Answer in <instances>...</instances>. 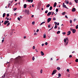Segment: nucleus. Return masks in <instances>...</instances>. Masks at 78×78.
I'll return each instance as SVG.
<instances>
[{
	"instance_id": "f257e3e1",
	"label": "nucleus",
	"mask_w": 78,
	"mask_h": 78,
	"mask_svg": "<svg viewBox=\"0 0 78 78\" xmlns=\"http://www.w3.org/2000/svg\"><path fill=\"white\" fill-rule=\"evenodd\" d=\"M64 42H65L64 44L65 46H66V45H68V43L69 42V39L67 37L64 39Z\"/></svg>"
},
{
	"instance_id": "f03ea898",
	"label": "nucleus",
	"mask_w": 78,
	"mask_h": 78,
	"mask_svg": "<svg viewBox=\"0 0 78 78\" xmlns=\"http://www.w3.org/2000/svg\"><path fill=\"white\" fill-rule=\"evenodd\" d=\"M21 59V57L20 56H19L18 57H17L16 58V60H18L16 62V63H17V64H19L20 63V62H20V61H20V60Z\"/></svg>"
},
{
	"instance_id": "7ed1b4c3",
	"label": "nucleus",
	"mask_w": 78,
	"mask_h": 78,
	"mask_svg": "<svg viewBox=\"0 0 78 78\" xmlns=\"http://www.w3.org/2000/svg\"><path fill=\"white\" fill-rule=\"evenodd\" d=\"M57 72V70H53V71L52 72V73L51 74L52 75H54L55 74V73H56Z\"/></svg>"
},
{
	"instance_id": "20e7f679",
	"label": "nucleus",
	"mask_w": 78,
	"mask_h": 78,
	"mask_svg": "<svg viewBox=\"0 0 78 78\" xmlns=\"http://www.w3.org/2000/svg\"><path fill=\"white\" fill-rule=\"evenodd\" d=\"M24 12L25 13H27V14H30V11H29V10H25L24 11Z\"/></svg>"
},
{
	"instance_id": "39448f33",
	"label": "nucleus",
	"mask_w": 78,
	"mask_h": 78,
	"mask_svg": "<svg viewBox=\"0 0 78 78\" xmlns=\"http://www.w3.org/2000/svg\"><path fill=\"white\" fill-rule=\"evenodd\" d=\"M9 23V21H8V20L5 21L4 22V24L6 25V24H7V23Z\"/></svg>"
},
{
	"instance_id": "423d86ee",
	"label": "nucleus",
	"mask_w": 78,
	"mask_h": 78,
	"mask_svg": "<svg viewBox=\"0 0 78 78\" xmlns=\"http://www.w3.org/2000/svg\"><path fill=\"white\" fill-rule=\"evenodd\" d=\"M51 18H49L48 19V21L47 22L48 23H49L50 21H51Z\"/></svg>"
},
{
	"instance_id": "0eeeda50",
	"label": "nucleus",
	"mask_w": 78,
	"mask_h": 78,
	"mask_svg": "<svg viewBox=\"0 0 78 78\" xmlns=\"http://www.w3.org/2000/svg\"><path fill=\"white\" fill-rule=\"evenodd\" d=\"M52 12H48V13L47 14V16H50V15H51V14Z\"/></svg>"
},
{
	"instance_id": "6e6552de",
	"label": "nucleus",
	"mask_w": 78,
	"mask_h": 78,
	"mask_svg": "<svg viewBox=\"0 0 78 78\" xmlns=\"http://www.w3.org/2000/svg\"><path fill=\"white\" fill-rule=\"evenodd\" d=\"M72 12H75V11H76V9L74 8H73L72 10Z\"/></svg>"
},
{
	"instance_id": "1a4fd4ad",
	"label": "nucleus",
	"mask_w": 78,
	"mask_h": 78,
	"mask_svg": "<svg viewBox=\"0 0 78 78\" xmlns=\"http://www.w3.org/2000/svg\"><path fill=\"white\" fill-rule=\"evenodd\" d=\"M68 34H67V36H69L70 34L71 33V32L70 31H69L68 32H67Z\"/></svg>"
},
{
	"instance_id": "9d476101",
	"label": "nucleus",
	"mask_w": 78,
	"mask_h": 78,
	"mask_svg": "<svg viewBox=\"0 0 78 78\" xmlns=\"http://www.w3.org/2000/svg\"><path fill=\"white\" fill-rule=\"evenodd\" d=\"M26 0L27 2L28 1V2H30V3H32V2H33V0Z\"/></svg>"
},
{
	"instance_id": "9b49d317",
	"label": "nucleus",
	"mask_w": 78,
	"mask_h": 78,
	"mask_svg": "<svg viewBox=\"0 0 78 78\" xmlns=\"http://www.w3.org/2000/svg\"><path fill=\"white\" fill-rule=\"evenodd\" d=\"M69 1H67V0H66L65 1V3H66V4H69Z\"/></svg>"
},
{
	"instance_id": "f8f14e48",
	"label": "nucleus",
	"mask_w": 78,
	"mask_h": 78,
	"mask_svg": "<svg viewBox=\"0 0 78 78\" xmlns=\"http://www.w3.org/2000/svg\"><path fill=\"white\" fill-rule=\"evenodd\" d=\"M63 8H66V9H68V8H67V6H66V5H62Z\"/></svg>"
},
{
	"instance_id": "ddd939ff",
	"label": "nucleus",
	"mask_w": 78,
	"mask_h": 78,
	"mask_svg": "<svg viewBox=\"0 0 78 78\" xmlns=\"http://www.w3.org/2000/svg\"><path fill=\"white\" fill-rule=\"evenodd\" d=\"M73 33H75V32H76V30L75 29H73L72 30Z\"/></svg>"
},
{
	"instance_id": "4468645a",
	"label": "nucleus",
	"mask_w": 78,
	"mask_h": 78,
	"mask_svg": "<svg viewBox=\"0 0 78 78\" xmlns=\"http://www.w3.org/2000/svg\"><path fill=\"white\" fill-rule=\"evenodd\" d=\"M41 55H42V56H44V52H43L42 51H41Z\"/></svg>"
},
{
	"instance_id": "2eb2a0df",
	"label": "nucleus",
	"mask_w": 78,
	"mask_h": 78,
	"mask_svg": "<svg viewBox=\"0 0 78 78\" xmlns=\"http://www.w3.org/2000/svg\"><path fill=\"white\" fill-rule=\"evenodd\" d=\"M56 5H57V3H56V2H55L54 4V7H56Z\"/></svg>"
},
{
	"instance_id": "dca6fc26",
	"label": "nucleus",
	"mask_w": 78,
	"mask_h": 78,
	"mask_svg": "<svg viewBox=\"0 0 78 78\" xmlns=\"http://www.w3.org/2000/svg\"><path fill=\"white\" fill-rule=\"evenodd\" d=\"M24 8H27V4H25L23 5Z\"/></svg>"
},
{
	"instance_id": "f3484780",
	"label": "nucleus",
	"mask_w": 78,
	"mask_h": 78,
	"mask_svg": "<svg viewBox=\"0 0 78 78\" xmlns=\"http://www.w3.org/2000/svg\"><path fill=\"white\" fill-rule=\"evenodd\" d=\"M45 23V22H42V23H41V24H40V26H41L42 25H43V24H44V23Z\"/></svg>"
},
{
	"instance_id": "a211bd4d",
	"label": "nucleus",
	"mask_w": 78,
	"mask_h": 78,
	"mask_svg": "<svg viewBox=\"0 0 78 78\" xmlns=\"http://www.w3.org/2000/svg\"><path fill=\"white\" fill-rule=\"evenodd\" d=\"M57 70H60V69H61V68L59 67H57Z\"/></svg>"
},
{
	"instance_id": "6ab92c4d",
	"label": "nucleus",
	"mask_w": 78,
	"mask_h": 78,
	"mask_svg": "<svg viewBox=\"0 0 78 78\" xmlns=\"http://www.w3.org/2000/svg\"><path fill=\"white\" fill-rule=\"evenodd\" d=\"M50 6V4H48V5H47L46 7L47 8H48Z\"/></svg>"
},
{
	"instance_id": "aec40b11",
	"label": "nucleus",
	"mask_w": 78,
	"mask_h": 78,
	"mask_svg": "<svg viewBox=\"0 0 78 78\" xmlns=\"http://www.w3.org/2000/svg\"><path fill=\"white\" fill-rule=\"evenodd\" d=\"M46 34H44V36H43V38H45V37H46Z\"/></svg>"
},
{
	"instance_id": "412c9836",
	"label": "nucleus",
	"mask_w": 78,
	"mask_h": 78,
	"mask_svg": "<svg viewBox=\"0 0 78 78\" xmlns=\"http://www.w3.org/2000/svg\"><path fill=\"white\" fill-rule=\"evenodd\" d=\"M35 59V58H34V57L33 56L32 57V60L33 61H34V59Z\"/></svg>"
},
{
	"instance_id": "4be33fe9",
	"label": "nucleus",
	"mask_w": 78,
	"mask_h": 78,
	"mask_svg": "<svg viewBox=\"0 0 78 78\" xmlns=\"http://www.w3.org/2000/svg\"><path fill=\"white\" fill-rule=\"evenodd\" d=\"M5 13H4L3 14V17H5Z\"/></svg>"
},
{
	"instance_id": "5701e85b",
	"label": "nucleus",
	"mask_w": 78,
	"mask_h": 78,
	"mask_svg": "<svg viewBox=\"0 0 78 78\" xmlns=\"http://www.w3.org/2000/svg\"><path fill=\"white\" fill-rule=\"evenodd\" d=\"M74 1L75 2H76V3H78V0H75Z\"/></svg>"
},
{
	"instance_id": "b1692460",
	"label": "nucleus",
	"mask_w": 78,
	"mask_h": 78,
	"mask_svg": "<svg viewBox=\"0 0 78 78\" xmlns=\"http://www.w3.org/2000/svg\"><path fill=\"white\" fill-rule=\"evenodd\" d=\"M57 27H58L57 26V25H55V26L54 27V29H56V28H57Z\"/></svg>"
},
{
	"instance_id": "393cba45",
	"label": "nucleus",
	"mask_w": 78,
	"mask_h": 78,
	"mask_svg": "<svg viewBox=\"0 0 78 78\" xmlns=\"http://www.w3.org/2000/svg\"><path fill=\"white\" fill-rule=\"evenodd\" d=\"M69 5H72V3L71 2H69Z\"/></svg>"
},
{
	"instance_id": "a878e982",
	"label": "nucleus",
	"mask_w": 78,
	"mask_h": 78,
	"mask_svg": "<svg viewBox=\"0 0 78 78\" xmlns=\"http://www.w3.org/2000/svg\"><path fill=\"white\" fill-rule=\"evenodd\" d=\"M60 31H58L57 32V34H59V33H60Z\"/></svg>"
},
{
	"instance_id": "bb28decb",
	"label": "nucleus",
	"mask_w": 78,
	"mask_h": 78,
	"mask_svg": "<svg viewBox=\"0 0 78 78\" xmlns=\"http://www.w3.org/2000/svg\"><path fill=\"white\" fill-rule=\"evenodd\" d=\"M61 74L60 73H58V77H61Z\"/></svg>"
},
{
	"instance_id": "cd10ccee",
	"label": "nucleus",
	"mask_w": 78,
	"mask_h": 78,
	"mask_svg": "<svg viewBox=\"0 0 78 78\" xmlns=\"http://www.w3.org/2000/svg\"><path fill=\"white\" fill-rule=\"evenodd\" d=\"M52 6L50 7L49 8V10H51V9H52Z\"/></svg>"
},
{
	"instance_id": "c85d7f7f",
	"label": "nucleus",
	"mask_w": 78,
	"mask_h": 78,
	"mask_svg": "<svg viewBox=\"0 0 78 78\" xmlns=\"http://www.w3.org/2000/svg\"><path fill=\"white\" fill-rule=\"evenodd\" d=\"M17 19L18 20H19V21H20V17H18Z\"/></svg>"
},
{
	"instance_id": "c756f323",
	"label": "nucleus",
	"mask_w": 78,
	"mask_h": 78,
	"mask_svg": "<svg viewBox=\"0 0 78 78\" xmlns=\"http://www.w3.org/2000/svg\"><path fill=\"white\" fill-rule=\"evenodd\" d=\"M43 71V70H42V69H41V71H40L41 73H42V71Z\"/></svg>"
},
{
	"instance_id": "7c9ffc66",
	"label": "nucleus",
	"mask_w": 78,
	"mask_h": 78,
	"mask_svg": "<svg viewBox=\"0 0 78 78\" xmlns=\"http://www.w3.org/2000/svg\"><path fill=\"white\" fill-rule=\"evenodd\" d=\"M12 47H14V44H12L11 45V47H12Z\"/></svg>"
},
{
	"instance_id": "2f4dec72",
	"label": "nucleus",
	"mask_w": 78,
	"mask_h": 78,
	"mask_svg": "<svg viewBox=\"0 0 78 78\" xmlns=\"http://www.w3.org/2000/svg\"><path fill=\"white\" fill-rule=\"evenodd\" d=\"M10 25V23H8L7 24V27H8L9 25Z\"/></svg>"
},
{
	"instance_id": "473e14b6",
	"label": "nucleus",
	"mask_w": 78,
	"mask_h": 78,
	"mask_svg": "<svg viewBox=\"0 0 78 78\" xmlns=\"http://www.w3.org/2000/svg\"><path fill=\"white\" fill-rule=\"evenodd\" d=\"M54 23H55V25H57V23H57L56 22H54Z\"/></svg>"
},
{
	"instance_id": "72a5a7b5",
	"label": "nucleus",
	"mask_w": 78,
	"mask_h": 78,
	"mask_svg": "<svg viewBox=\"0 0 78 78\" xmlns=\"http://www.w3.org/2000/svg\"><path fill=\"white\" fill-rule=\"evenodd\" d=\"M76 29H78V25H77L76 26Z\"/></svg>"
},
{
	"instance_id": "f704fd0d",
	"label": "nucleus",
	"mask_w": 78,
	"mask_h": 78,
	"mask_svg": "<svg viewBox=\"0 0 78 78\" xmlns=\"http://www.w3.org/2000/svg\"><path fill=\"white\" fill-rule=\"evenodd\" d=\"M32 24H33V25H34V24L35 23V22H34V21H33L32 22Z\"/></svg>"
},
{
	"instance_id": "c9c22d12",
	"label": "nucleus",
	"mask_w": 78,
	"mask_h": 78,
	"mask_svg": "<svg viewBox=\"0 0 78 78\" xmlns=\"http://www.w3.org/2000/svg\"><path fill=\"white\" fill-rule=\"evenodd\" d=\"M75 61H76V62H78V59H76L75 60Z\"/></svg>"
},
{
	"instance_id": "e433bc0d",
	"label": "nucleus",
	"mask_w": 78,
	"mask_h": 78,
	"mask_svg": "<svg viewBox=\"0 0 78 78\" xmlns=\"http://www.w3.org/2000/svg\"><path fill=\"white\" fill-rule=\"evenodd\" d=\"M70 23H72V20H70Z\"/></svg>"
},
{
	"instance_id": "4c0bfd02",
	"label": "nucleus",
	"mask_w": 78,
	"mask_h": 78,
	"mask_svg": "<svg viewBox=\"0 0 78 78\" xmlns=\"http://www.w3.org/2000/svg\"><path fill=\"white\" fill-rule=\"evenodd\" d=\"M34 35H36V36H37V34H36V33L35 32L34 33Z\"/></svg>"
},
{
	"instance_id": "58836bf2",
	"label": "nucleus",
	"mask_w": 78,
	"mask_h": 78,
	"mask_svg": "<svg viewBox=\"0 0 78 78\" xmlns=\"http://www.w3.org/2000/svg\"><path fill=\"white\" fill-rule=\"evenodd\" d=\"M62 34H63L64 35H65V34H66V32H63L62 33Z\"/></svg>"
},
{
	"instance_id": "ea45409f",
	"label": "nucleus",
	"mask_w": 78,
	"mask_h": 78,
	"mask_svg": "<svg viewBox=\"0 0 78 78\" xmlns=\"http://www.w3.org/2000/svg\"><path fill=\"white\" fill-rule=\"evenodd\" d=\"M47 12H48V11L47 10H46L45 12V14H47Z\"/></svg>"
},
{
	"instance_id": "a19ab883",
	"label": "nucleus",
	"mask_w": 78,
	"mask_h": 78,
	"mask_svg": "<svg viewBox=\"0 0 78 78\" xmlns=\"http://www.w3.org/2000/svg\"><path fill=\"white\" fill-rule=\"evenodd\" d=\"M58 9H56V10H55V11H56L57 12H58Z\"/></svg>"
},
{
	"instance_id": "79ce46f5",
	"label": "nucleus",
	"mask_w": 78,
	"mask_h": 78,
	"mask_svg": "<svg viewBox=\"0 0 78 78\" xmlns=\"http://www.w3.org/2000/svg\"><path fill=\"white\" fill-rule=\"evenodd\" d=\"M62 15H65V12H63L62 13Z\"/></svg>"
},
{
	"instance_id": "37998d69",
	"label": "nucleus",
	"mask_w": 78,
	"mask_h": 78,
	"mask_svg": "<svg viewBox=\"0 0 78 78\" xmlns=\"http://www.w3.org/2000/svg\"><path fill=\"white\" fill-rule=\"evenodd\" d=\"M45 45H47V44H48V43L47 42H46L45 43Z\"/></svg>"
},
{
	"instance_id": "c03bdc74",
	"label": "nucleus",
	"mask_w": 78,
	"mask_h": 78,
	"mask_svg": "<svg viewBox=\"0 0 78 78\" xmlns=\"http://www.w3.org/2000/svg\"><path fill=\"white\" fill-rule=\"evenodd\" d=\"M17 9V8H14L13 9L14 11H16Z\"/></svg>"
},
{
	"instance_id": "a18cd8bd",
	"label": "nucleus",
	"mask_w": 78,
	"mask_h": 78,
	"mask_svg": "<svg viewBox=\"0 0 78 78\" xmlns=\"http://www.w3.org/2000/svg\"><path fill=\"white\" fill-rule=\"evenodd\" d=\"M48 27L50 28V24H49V25H48Z\"/></svg>"
},
{
	"instance_id": "49530a36",
	"label": "nucleus",
	"mask_w": 78,
	"mask_h": 78,
	"mask_svg": "<svg viewBox=\"0 0 78 78\" xmlns=\"http://www.w3.org/2000/svg\"><path fill=\"white\" fill-rule=\"evenodd\" d=\"M9 14H7V17H9Z\"/></svg>"
},
{
	"instance_id": "de8ad7c7",
	"label": "nucleus",
	"mask_w": 78,
	"mask_h": 78,
	"mask_svg": "<svg viewBox=\"0 0 78 78\" xmlns=\"http://www.w3.org/2000/svg\"><path fill=\"white\" fill-rule=\"evenodd\" d=\"M73 29L72 28H70V31H72L73 30Z\"/></svg>"
},
{
	"instance_id": "09e8293b",
	"label": "nucleus",
	"mask_w": 78,
	"mask_h": 78,
	"mask_svg": "<svg viewBox=\"0 0 78 78\" xmlns=\"http://www.w3.org/2000/svg\"><path fill=\"white\" fill-rule=\"evenodd\" d=\"M66 71H67V72H69V69H67Z\"/></svg>"
},
{
	"instance_id": "8fccbe9b",
	"label": "nucleus",
	"mask_w": 78,
	"mask_h": 78,
	"mask_svg": "<svg viewBox=\"0 0 78 78\" xmlns=\"http://www.w3.org/2000/svg\"><path fill=\"white\" fill-rule=\"evenodd\" d=\"M72 56L71 55H70L69 56V58H72Z\"/></svg>"
},
{
	"instance_id": "3c124183",
	"label": "nucleus",
	"mask_w": 78,
	"mask_h": 78,
	"mask_svg": "<svg viewBox=\"0 0 78 78\" xmlns=\"http://www.w3.org/2000/svg\"><path fill=\"white\" fill-rule=\"evenodd\" d=\"M65 17L66 18H67V19H68V17H67V16L66 15L65 16Z\"/></svg>"
},
{
	"instance_id": "603ef678",
	"label": "nucleus",
	"mask_w": 78,
	"mask_h": 78,
	"mask_svg": "<svg viewBox=\"0 0 78 78\" xmlns=\"http://www.w3.org/2000/svg\"><path fill=\"white\" fill-rule=\"evenodd\" d=\"M10 3H9L8 4V8H9V6H10Z\"/></svg>"
},
{
	"instance_id": "864d4df0",
	"label": "nucleus",
	"mask_w": 78,
	"mask_h": 78,
	"mask_svg": "<svg viewBox=\"0 0 78 78\" xmlns=\"http://www.w3.org/2000/svg\"><path fill=\"white\" fill-rule=\"evenodd\" d=\"M33 49H35V46H34L33 47Z\"/></svg>"
},
{
	"instance_id": "5fc2aeb1",
	"label": "nucleus",
	"mask_w": 78,
	"mask_h": 78,
	"mask_svg": "<svg viewBox=\"0 0 78 78\" xmlns=\"http://www.w3.org/2000/svg\"><path fill=\"white\" fill-rule=\"evenodd\" d=\"M75 21H76V19H74L73 20V21H74V22H75Z\"/></svg>"
},
{
	"instance_id": "6e6d98bb",
	"label": "nucleus",
	"mask_w": 78,
	"mask_h": 78,
	"mask_svg": "<svg viewBox=\"0 0 78 78\" xmlns=\"http://www.w3.org/2000/svg\"><path fill=\"white\" fill-rule=\"evenodd\" d=\"M4 41H5V40H2V43H3V42H4Z\"/></svg>"
},
{
	"instance_id": "4d7b16f0",
	"label": "nucleus",
	"mask_w": 78,
	"mask_h": 78,
	"mask_svg": "<svg viewBox=\"0 0 78 78\" xmlns=\"http://www.w3.org/2000/svg\"><path fill=\"white\" fill-rule=\"evenodd\" d=\"M54 14V12H53L51 14L52 16H53V15Z\"/></svg>"
},
{
	"instance_id": "13d9d810",
	"label": "nucleus",
	"mask_w": 78,
	"mask_h": 78,
	"mask_svg": "<svg viewBox=\"0 0 78 78\" xmlns=\"http://www.w3.org/2000/svg\"><path fill=\"white\" fill-rule=\"evenodd\" d=\"M53 20H56V18H53Z\"/></svg>"
},
{
	"instance_id": "bf43d9fd",
	"label": "nucleus",
	"mask_w": 78,
	"mask_h": 78,
	"mask_svg": "<svg viewBox=\"0 0 78 78\" xmlns=\"http://www.w3.org/2000/svg\"><path fill=\"white\" fill-rule=\"evenodd\" d=\"M20 17L21 19H22L23 18V17H22V16H20Z\"/></svg>"
},
{
	"instance_id": "052dcab7",
	"label": "nucleus",
	"mask_w": 78,
	"mask_h": 78,
	"mask_svg": "<svg viewBox=\"0 0 78 78\" xmlns=\"http://www.w3.org/2000/svg\"><path fill=\"white\" fill-rule=\"evenodd\" d=\"M31 17H34V15H33L31 16Z\"/></svg>"
},
{
	"instance_id": "680f3d73",
	"label": "nucleus",
	"mask_w": 78,
	"mask_h": 78,
	"mask_svg": "<svg viewBox=\"0 0 78 78\" xmlns=\"http://www.w3.org/2000/svg\"><path fill=\"white\" fill-rule=\"evenodd\" d=\"M39 31V30L38 29H37V30L36 32H38V31Z\"/></svg>"
},
{
	"instance_id": "e2e57ef3",
	"label": "nucleus",
	"mask_w": 78,
	"mask_h": 78,
	"mask_svg": "<svg viewBox=\"0 0 78 78\" xmlns=\"http://www.w3.org/2000/svg\"><path fill=\"white\" fill-rule=\"evenodd\" d=\"M44 44H42V46L43 47V46H44Z\"/></svg>"
},
{
	"instance_id": "0e129e2a",
	"label": "nucleus",
	"mask_w": 78,
	"mask_h": 78,
	"mask_svg": "<svg viewBox=\"0 0 78 78\" xmlns=\"http://www.w3.org/2000/svg\"><path fill=\"white\" fill-rule=\"evenodd\" d=\"M26 37H27L26 36H24V39H25V38H26Z\"/></svg>"
},
{
	"instance_id": "69168bd1",
	"label": "nucleus",
	"mask_w": 78,
	"mask_h": 78,
	"mask_svg": "<svg viewBox=\"0 0 78 78\" xmlns=\"http://www.w3.org/2000/svg\"><path fill=\"white\" fill-rule=\"evenodd\" d=\"M35 50H36V52H38V51H37V49H35Z\"/></svg>"
},
{
	"instance_id": "338daca9",
	"label": "nucleus",
	"mask_w": 78,
	"mask_h": 78,
	"mask_svg": "<svg viewBox=\"0 0 78 78\" xmlns=\"http://www.w3.org/2000/svg\"><path fill=\"white\" fill-rule=\"evenodd\" d=\"M32 6L33 7H34V4H32Z\"/></svg>"
},
{
	"instance_id": "774afa93",
	"label": "nucleus",
	"mask_w": 78,
	"mask_h": 78,
	"mask_svg": "<svg viewBox=\"0 0 78 78\" xmlns=\"http://www.w3.org/2000/svg\"><path fill=\"white\" fill-rule=\"evenodd\" d=\"M2 78H4V76H2V77H1Z\"/></svg>"
}]
</instances>
